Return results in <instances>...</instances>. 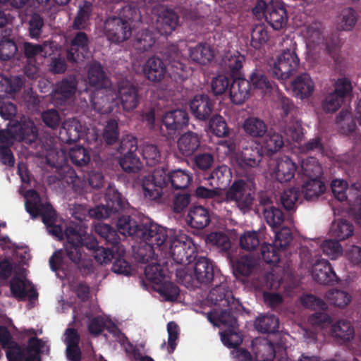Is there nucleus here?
Wrapping results in <instances>:
<instances>
[{
	"label": "nucleus",
	"mask_w": 361,
	"mask_h": 361,
	"mask_svg": "<svg viewBox=\"0 0 361 361\" xmlns=\"http://www.w3.org/2000/svg\"><path fill=\"white\" fill-rule=\"evenodd\" d=\"M291 88L293 94L302 99L310 97L313 94L315 85L310 75L302 73L293 80Z\"/></svg>",
	"instance_id": "obj_29"
},
{
	"label": "nucleus",
	"mask_w": 361,
	"mask_h": 361,
	"mask_svg": "<svg viewBox=\"0 0 361 361\" xmlns=\"http://www.w3.org/2000/svg\"><path fill=\"white\" fill-rule=\"evenodd\" d=\"M215 282H216L215 287L207 295V302L208 303L219 307H231V309H235L237 311L243 309L239 300L235 299L226 285L222 283L221 278Z\"/></svg>",
	"instance_id": "obj_13"
},
{
	"label": "nucleus",
	"mask_w": 361,
	"mask_h": 361,
	"mask_svg": "<svg viewBox=\"0 0 361 361\" xmlns=\"http://www.w3.org/2000/svg\"><path fill=\"white\" fill-rule=\"evenodd\" d=\"M64 235L67 243L71 245V248H104L99 245L95 236L88 234L81 226H66Z\"/></svg>",
	"instance_id": "obj_14"
},
{
	"label": "nucleus",
	"mask_w": 361,
	"mask_h": 361,
	"mask_svg": "<svg viewBox=\"0 0 361 361\" xmlns=\"http://www.w3.org/2000/svg\"><path fill=\"white\" fill-rule=\"evenodd\" d=\"M208 129L209 132L219 137H226L229 134V128L220 115L213 116L209 121Z\"/></svg>",
	"instance_id": "obj_55"
},
{
	"label": "nucleus",
	"mask_w": 361,
	"mask_h": 361,
	"mask_svg": "<svg viewBox=\"0 0 361 361\" xmlns=\"http://www.w3.org/2000/svg\"><path fill=\"white\" fill-rule=\"evenodd\" d=\"M302 32L305 39L307 53L312 54L314 49L324 42L322 25L317 22L312 23L306 25Z\"/></svg>",
	"instance_id": "obj_27"
},
{
	"label": "nucleus",
	"mask_w": 361,
	"mask_h": 361,
	"mask_svg": "<svg viewBox=\"0 0 361 361\" xmlns=\"http://www.w3.org/2000/svg\"><path fill=\"white\" fill-rule=\"evenodd\" d=\"M155 43V37L152 32L143 30L138 32L133 42V47L140 52H145L152 47Z\"/></svg>",
	"instance_id": "obj_42"
},
{
	"label": "nucleus",
	"mask_w": 361,
	"mask_h": 361,
	"mask_svg": "<svg viewBox=\"0 0 361 361\" xmlns=\"http://www.w3.org/2000/svg\"><path fill=\"white\" fill-rule=\"evenodd\" d=\"M262 212L265 221L272 228L279 227L284 221L282 211L273 205L262 208Z\"/></svg>",
	"instance_id": "obj_53"
},
{
	"label": "nucleus",
	"mask_w": 361,
	"mask_h": 361,
	"mask_svg": "<svg viewBox=\"0 0 361 361\" xmlns=\"http://www.w3.org/2000/svg\"><path fill=\"white\" fill-rule=\"evenodd\" d=\"M250 92V81L244 78L235 79L230 87V98L233 103L241 104L248 99Z\"/></svg>",
	"instance_id": "obj_31"
},
{
	"label": "nucleus",
	"mask_w": 361,
	"mask_h": 361,
	"mask_svg": "<svg viewBox=\"0 0 361 361\" xmlns=\"http://www.w3.org/2000/svg\"><path fill=\"white\" fill-rule=\"evenodd\" d=\"M119 135L118 121L114 118L108 120L102 133L103 139L106 145H111L116 143L118 140Z\"/></svg>",
	"instance_id": "obj_58"
},
{
	"label": "nucleus",
	"mask_w": 361,
	"mask_h": 361,
	"mask_svg": "<svg viewBox=\"0 0 361 361\" xmlns=\"http://www.w3.org/2000/svg\"><path fill=\"white\" fill-rule=\"evenodd\" d=\"M358 20L357 12L352 8H343L336 19V26L339 30H352Z\"/></svg>",
	"instance_id": "obj_34"
},
{
	"label": "nucleus",
	"mask_w": 361,
	"mask_h": 361,
	"mask_svg": "<svg viewBox=\"0 0 361 361\" xmlns=\"http://www.w3.org/2000/svg\"><path fill=\"white\" fill-rule=\"evenodd\" d=\"M353 121L350 112L348 110L340 112L336 118V123L341 133L345 135H349L353 133L357 128L355 121L361 126V98L357 102L353 114Z\"/></svg>",
	"instance_id": "obj_23"
},
{
	"label": "nucleus",
	"mask_w": 361,
	"mask_h": 361,
	"mask_svg": "<svg viewBox=\"0 0 361 361\" xmlns=\"http://www.w3.org/2000/svg\"><path fill=\"white\" fill-rule=\"evenodd\" d=\"M331 331L332 336L341 342L348 341L355 336V331L350 322L341 319L332 325Z\"/></svg>",
	"instance_id": "obj_40"
},
{
	"label": "nucleus",
	"mask_w": 361,
	"mask_h": 361,
	"mask_svg": "<svg viewBox=\"0 0 361 361\" xmlns=\"http://www.w3.org/2000/svg\"><path fill=\"white\" fill-rule=\"evenodd\" d=\"M301 173L311 178H319L323 173L322 167L314 157L303 159L300 164Z\"/></svg>",
	"instance_id": "obj_47"
},
{
	"label": "nucleus",
	"mask_w": 361,
	"mask_h": 361,
	"mask_svg": "<svg viewBox=\"0 0 361 361\" xmlns=\"http://www.w3.org/2000/svg\"><path fill=\"white\" fill-rule=\"evenodd\" d=\"M189 105L192 114L200 121L207 120L213 111V104L206 94L196 95Z\"/></svg>",
	"instance_id": "obj_26"
},
{
	"label": "nucleus",
	"mask_w": 361,
	"mask_h": 361,
	"mask_svg": "<svg viewBox=\"0 0 361 361\" xmlns=\"http://www.w3.org/2000/svg\"><path fill=\"white\" fill-rule=\"evenodd\" d=\"M178 16L172 9H164L157 17L156 27L161 35L168 36L178 25Z\"/></svg>",
	"instance_id": "obj_30"
},
{
	"label": "nucleus",
	"mask_w": 361,
	"mask_h": 361,
	"mask_svg": "<svg viewBox=\"0 0 361 361\" xmlns=\"http://www.w3.org/2000/svg\"><path fill=\"white\" fill-rule=\"evenodd\" d=\"M27 197L25 209L32 219L41 216L42 222L46 226L56 223V212L50 203H42L39 194L35 190H29L27 192Z\"/></svg>",
	"instance_id": "obj_9"
},
{
	"label": "nucleus",
	"mask_w": 361,
	"mask_h": 361,
	"mask_svg": "<svg viewBox=\"0 0 361 361\" xmlns=\"http://www.w3.org/2000/svg\"><path fill=\"white\" fill-rule=\"evenodd\" d=\"M207 246L229 248L231 247L230 238L226 233L221 231L212 232L205 237Z\"/></svg>",
	"instance_id": "obj_59"
},
{
	"label": "nucleus",
	"mask_w": 361,
	"mask_h": 361,
	"mask_svg": "<svg viewBox=\"0 0 361 361\" xmlns=\"http://www.w3.org/2000/svg\"><path fill=\"white\" fill-rule=\"evenodd\" d=\"M92 11V3L85 1L82 5L79 6L77 15L74 18L72 27L73 30L85 29L90 20V17Z\"/></svg>",
	"instance_id": "obj_48"
},
{
	"label": "nucleus",
	"mask_w": 361,
	"mask_h": 361,
	"mask_svg": "<svg viewBox=\"0 0 361 361\" xmlns=\"http://www.w3.org/2000/svg\"><path fill=\"white\" fill-rule=\"evenodd\" d=\"M155 286V290L161 295H163L166 300L173 301L177 299L179 293V288L175 286L173 283L168 281L166 279L160 283H157Z\"/></svg>",
	"instance_id": "obj_60"
},
{
	"label": "nucleus",
	"mask_w": 361,
	"mask_h": 361,
	"mask_svg": "<svg viewBox=\"0 0 361 361\" xmlns=\"http://www.w3.org/2000/svg\"><path fill=\"white\" fill-rule=\"evenodd\" d=\"M238 326L227 328L221 333V339L224 345L230 348H235L243 342V338L238 333Z\"/></svg>",
	"instance_id": "obj_57"
},
{
	"label": "nucleus",
	"mask_w": 361,
	"mask_h": 361,
	"mask_svg": "<svg viewBox=\"0 0 361 361\" xmlns=\"http://www.w3.org/2000/svg\"><path fill=\"white\" fill-rule=\"evenodd\" d=\"M117 17L121 18L122 21L130 25L140 23L142 18L140 11L135 4H128L122 6L119 9Z\"/></svg>",
	"instance_id": "obj_51"
},
{
	"label": "nucleus",
	"mask_w": 361,
	"mask_h": 361,
	"mask_svg": "<svg viewBox=\"0 0 361 361\" xmlns=\"http://www.w3.org/2000/svg\"><path fill=\"white\" fill-rule=\"evenodd\" d=\"M94 259L100 264L112 263L111 271L116 274L130 276L133 269L124 258L126 250H92Z\"/></svg>",
	"instance_id": "obj_10"
},
{
	"label": "nucleus",
	"mask_w": 361,
	"mask_h": 361,
	"mask_svg": "<svg viewBox=\"0 0 361 361\" xmlns=\"http://www.w3.org/2000/svg\"><path fill=\"white\" fill-rule=\"evenodd\" d=\"M135 25L127 24L116 16L108 18L104 23V31L107 39L114 43H120L130 38Z\"/></svg>",
	"instance_id": "obj_15"
},
{
	"label": "nucleus",
	"mask_w": 361,
	"mask_h": 361,
	"mask_svg": "<svg viewBox=\"0 0 361 361\" xmlns=\"http://www.w3.org/2000/svg\"><path fill=\"white\" fill-rule=\"evenodd\" d=\"M116 99L117 95L112 89L97 90L90 97L92 109L100 114H110L114 110Z\"/></svg>",
	"instance_id": "obj_19"
},
{
	"label": "nucleus",
	"mask_w": 361,
	"mask_h": 361,
	"mask_svg": "<svg viewBox=\"0 0 361 361\" xmlns=\"http://www.w3.org/2000/svg\"><path fill=\"white\" fill-rule=\"evenodd\" d=\"M254 326L262 334H274L278 331L279 319L274 314H264L255 319Z\"/></svg>",
	"instance_id": "obj_36"
},
{
	"label": "nucleus",
	"mask_w": 361,
	"mask_h": 361,
	"mask_svg": "<svg viewBox=\"0 0 361 361\" xmlns=\"http://www.w3.org/2000/svg\"><path fill=\"white\" fill-rule=\"evenodd\" d=\"M188 216L190 226L197 229L206 227L210 221L208 211L202 206H196L191 208Z\"/></svg>",
	"instance_id": "obj_39"
},
{
	"label": "nucleus",
	"mask_w": 361,
	"mask_h": 361,
	"mask_svg": "<svg viewBox=\"0 0 361 361\" xmlns=\"http://www.w3.org/2000/svg\"><path fill=\"white\" fill-rule=\"evenodd\" d=\"M180 169H176L166 174L164 168L156 169L153 173L143 180L142 188L145 197L152 200L159 199L164 190L170 186L172 190H177L174 195L173 210L180 213Z\"/></svg>",
	"instance_id": "obj_1"
},
{
	"label": "nucleus",
	"mask_w": 361,
	"mask_h": 361,
	"mask_svg": "<svg viewBox=\"0 0 361 361\" xmlns=\"http://www.w3.org/2000/svg\"><path fill=\"white\" fill-rule=\"evenodd\" d=\"M89 44L90 39L85 32H76L71 41L70 48L67 50V60L72 63L82 61L89 51Z\"/></svg>",
	"instance_id": "obj_21"
},
{
	"label": "nucleus",
	"mask_w": 361,
	"mask_h": 361,
	"mask_svg": "<svg viewBox=\"0 0 361 361\" xmlns=\"http://www.w3.org/2000/svg\"><path fill=\"white\" fill-rule=\"evenodd\" d=\"M326 190L324 183L320 178H311L302 185V192L306 200H310L323 194Z\"/></svg>",
	"instance_id": "obj_44"
},
{
	"label": "nucleus",
	"mask_w": 361,
	"mask_h": 361,
	"mask_svg": "<svg viewBox=\"0 0 361 361\" xmlns=\"http://www.w3.org/2000/svg\"><path fill=\"white\" fill-rule=\"evenodd\" d=\"M155 250H133V257L137 263L149 264L145 269V275L154 285L162 282L169 271L168 259L159 258Z\"/></svg>",
	"instance_id": "obj_4"
},
{
	"label": "nucleus",
	"mask_w": 361,
	"mask_h": 361,
	"mask_svg": "<svg viewBox=\"0 0 361 361\" xmlns=\"http://www.w3.org/2000/svg\"><path fill=\"white\" fill-rule=\"evenodd\" d=\"M13 130L20 141L32 142L37 139V131L32 121L16 123L13 125Z\"/></svg>",
	"instance_id": "obj_35"
},
{
	"label": "nucleus",
	"mask_w": 361,
	"mask_h": 361,
	"mask_svg": "<svg viewBox=\"0 0 361 361\" xmlns=\"http://www.w3.org/2000/svg\"><path fill=\"white\" fill-rule=\"evenodd\" d=\"M125 111L135 109L139 104L137 88L128 80H121L118 82L117 89L114 90Z\"/></svg>",
	"instance_id": "obj_18"
},
{
	"label": "nucleus",
	"mask_w": 361,
	"mask_h": 361,
	"mask_svg": "<svg viewBox=\"0 0 361 361\" xmlns=\"http://www.w3.org/2000/svg\"><path fill=\"white\" fill-rule=\"evenodd\" d=\"M257 264L258 259L256 257L250 255H243L237 260L234 271L238 275L248 276Z\"/></svg>",
	"instance_id": "obj_45"
},
{
	"label": "nucleus",
	"mask_w": 361,
	"mask_h": 361,
	"mask_svg": "<svg viewBox=\"0 0 361 361\" xmlns=\"http://www.w3.org/2000/svg\"><path fill=\"white\" fill-rule=\"evenodd\" d=\"M251 83L255 90H259L261 93L266 94L271 89V84L267 77L262 72L256 71L252 73L250 77Z\"/></svg>",
	"instance_id": "obj_61"
},
{
	"label": "nucleus",
	"mask_w": 361,
	"mask_h": 361,
	"mask_svg": "<svg viewBox=\"0 0 361 361\" xmlns=\"http://www.w3.org/2000/svg\"><path fill=\"white\" fill-rule=\"evenodd\" d=\"M221 278L220 271L209 259L195 257L194 262H188L182 268V285L194 289L199 285L209 286Z\"/></svg>",
	"instance_id": "obj_2"
},
{
	"label": "nucleus",
	"mask_w": 361,
	"mask_h": 361,
	"mask_svg": "<svg viewBox=\"0 0 361 361\" xmlns=\"http://www.w3.org/2000/svg\"><path fill=\"white\" fill-rule=\"evenodd\" d=\"M222 61L226 67L234 72L242 68L245 57L238 51H228L224 56Z\"/></svg>",
	"instance_id": "obj_64"
},
{
	"label": "nucleus",
	"mask_w": 361,
	"mask_h": 361,
	"mask_svg": "<svg viewBox=\"0 0 361 361\" xmlns=\"http://www.w3.org/2000/svg\"><path fill=\"white\" fill-rule=\"evenodd\" d=\"M297 171L295 163L288 157L283 156L276 159L271 169V176L281 183L290 181Z\"/></svg>",
	"instance_id": "obj_20"
},
{
	"label": "nucleus",
	"mask_w": 361,
	"mask_h": 361,
	"mask_svg": "<svg viewBox=\"0 0 361 361\" xmlns=\"http://www.w3.org/2000/svg\"><path fill=\"white\" fill-rule=\"evenodd\" d=\"M325 299L330 305L343 308L350 303L352 297L346 291L332 289L326 293Z\"/></svg>",
	"instance_id": "obj_49"
},
{
	"label": "nucleus",
	"mask_w": 361,
	"mask_h": 361,
	"mask_svg": "<svg viewBox=\"0 0 361 361\" xmlns=\"http://www.w3.org/2000/svg\"><path fill=\"white\" fill-rule=\"evenodd\" d=\"M0 334V344L6 350V357L8 361H30L32 358L26 350L13 340L8 328H2Z\"/></svg>",
	"instance_id": "obj_16"
},
{
	"label": "nucleus",
	"mask_w": 361,
	"mask_h": 361,
	"mask_svg": "<svg viewBox=\"0 0 361 361\" xmlns=\"http://www.w3.org/2000/svg\"><path fill=\"white\" fill-rule=\"evenodd\" d=\"M106 205L101 204L89 209L82 204H75L71 209L72 216L79 222L89 219L97 220L109 218L112 214L122 211L125 208L126 201L121 194L114 188H109L105 195Z\"/></svg>",
	"instance_id": "obj_3"
},
{
	"label": "nucleus",
	"mask_w": 361,
	"mask_h": 361,
	"mask_svg": "<svg viewBox=\"0 0 361 361\" xmlns=\"http://www.w3.org/2000/svg\"><path fill=\"white\" fill-rule=\"evenodd\" d=\"M18 52L16 42L9 38L4 37L0 41V59L7 61L12 59Z\"/></svg>",
	"instance_id": "obj_63"
},
{
	"label": "nucleus",
	"mask_w": 361,
	"mask_h": 361,
	"mask_svg": "<svg viewBox=\"0 0 361 361\" xmlns=\"http://www.w3.org/2000/svg\"><path fill=\"white\" fill-rule=\"evenodd\" d=\"M269 39L267 27L264 24L256 25L251 33V44L255 49H259Z\"/></svg>",
	"instance_id": "obj_56"
},
{
	"label": "nucleus",
	"mask_w": 361,
	"mask_h": 361,
	"mask_svg": "<svg viewBox=\"0 0 361 361\" xmlns=\"http://www.w3.org/2000/svg\"><path fill=\"white\" fill-rule=\"evenodd\" d=\"M190 56L195 62L207 64L214 58V51L208 44H198L190 50Z\"/></svg>",
	"instance_id": "obj_46"
},
{
	"label": "nucleus",
	"mask_w": 361,
	"mask_h": 361,
	"mask_svg": "<svg viewBox=\"0 0 361 361\" xmlns=\"http://www.w3.org/2000/svg\"><path fill=\"white\" fill-rule=\"evenodd\" d=\"M88 82L90 86L95 87L98 90L105 89L110 85V81L99 62H94L88 68Z\"/></svg>",
	"instance_id": "obj_32"
},
{
	"label": "nucleus",
	"mask_w": 361,
	"mask_h": 361,
	"mask_svg": "<svg viewBox=\"0 0 361 361\" xmlns=\"http://www.w3.org/2000/svg\"><path fill=\"white\" fill-rule=\"evenodd\" d=\"M200 145V137L196 133L189 131L182 135V155L191 156Z\"/></svg>",
	"instance_id": "obj_50"
},
{
	"label": "nucleus",
	"mask_w": 361,
	"mask_h": 361,
	"mask_svg": "<svg viewBox=\"0 0 361 361\" xmlns=\"http://www.w3.org/2000/svg\"><path fill=\"white\" fill-rule=\"evenodd\" d=\"M284 133L287 136V139L293 142L302 140L304 136L301 122L296 119H293L286 124Z\"/></svg>",
	"instance_id": "obj_62"
},
{
	"label": "nucleus",
	"mask_w": 361,
	"mask_h": 361,
	"mask_svg": "<svg viewBox=\"0 0 361 361\" xmlns=\"http://www.w3.org/2000/svg\"><path fill=\"white\" fill-rule=\"evenodd\" d=\"M242 127L245 133L252 137H262L267 132V126L264 121L255 116L246 118Z\"/></svg>",
	"instance_id": "obj_38"
},
{
	"label": "nucleus",
	"mask_w": 361,
	"mask_h": 361,
	"mask_svg": "<svg viewBox=\"0 0 361 361\" xmlns=\"http://www.w3.org/2000/svg\"><path fill=\"white\" fill-rule=\"evenodd\" d=\"M255 188L252 183L235 180L226 192V201L234 202L243 213L251 209L254 201Z\"/></svg>",
	"instance_id": "obj_8"
},
{
	"label": "nucleus",
	"mask_w": 361,
	"mask_h": 361,
	"mask_svg": "<svg viewBox=\"0 0 361 361\" xmlns=\"http://www.w3.org/2000/svg\"><path fill=\"white\" fill-rule=\"evenodd\" d=\"M119 164L125 172L130 173L139 172L142 166V162L136 152H133L131 154H123L120 158Z\"/></svg>",
	"instance_id": "obj_52"
},
{
	"label": "nucleus",
	"mask_w": 361,
	"mask_h": 361,
	"mask_svg": "<svg viewBox=\"0 0 361 361\" xmlns=\"http://www.w3.org/2000/svg\"><path fill=\"white\" fill-rule=\"evenodd\" d=\"M284 145V141L281 134L275 131H269L266 137L264 138L262 145H261L262 149H264L269 154L279 151Z\"/></svg>",
	"instance_id": "obj_43"
},
{
	"label": "nucleus",
	"mask_w": 361,
	"mask_h": 361,
	"mask_svg": "<svg viewBox=\"0 0 361 361\" xmlns=\"http://www.w3.org/2000/svg\"><path fill=\"white\" fill-rule=\"evenodd\" d=\"M83 135V127L80 122L73 118L65 121L59 131L61 142L71 144L78 141Z\"/></svg>",
	"instance_id": "obj_25"
},
{
	"label": "nucleus",
	"mask_w": 361,
	"mask_h": 361,
	"mask_svg": "<svg viewBox=\"0 0 361 361\" xmlns=\"http://www.w3.org/2000/svg\"><path fill=\"white\" fill-rule=\"evenodd\" d=\"M116 226L118 231L123 238L130 236L135 240L138 235V230H140L141 224H138L130 216H121L118 219Z\"/></svg>",
	"instance_id": "obj_37"
},
{
	"label": "nucleus",
	"mask_w": 361,
	"mask_h": 361,
	"mask_svg": "<svg viewBox=\"0 0 361 361\" xmlns=\"http://www.w3.org/2000/svg\"><path fill=\"white\" fill-rule=\"evenodd\" d=\"M354 228L351 223L344 219L334 221L331 226L329 233L335 240H326L320 245L322 248H339L338 240L348 238L353 234Z\"/></svg>",
	"instance_id": "obj_17"
},
{
	"label": "nucleus",
	"mask_w": 361,
	"mask_h": 361,
	"mask_svg": "<svg viewBox=\"0 0 361 361\" xmlns=\"http://www.w3.org/2000/svg\"><path fill=\"white\" fill-rule=\"evenodd\" d=\"M257 18H264L274 30H281L287 23L288 16L285 8L278 1L258 0L252 9Z\"/></svg>",
	"instance_id": "obj_7"
},
{
	"label": "nucleus",
	"mask_w": 361,
	"mask_h": 361,
	"mask_svg": "<svg viewBox=\"0 0 361 361\" xmlns=\"http://www.w3.org/2000/svg\"><path fill=\"white\" fill-rule=\"evenodd\" d=\"M78 81L75 75H69L58 82L54 92L64 99L72 97L77 88Z\"/></svg>",
	"instance_id": "obj_41"
},
{
	"label": "nucleus",
	"mask_w": 361,
	"mask_h": 361,
	"mask_svg": "<svg viewBox=\"0 0 361 361\" xmlns=\"http://www.w3.org/2000/svg\"><path fill=\"white\" fill-rule=\"evenodd\" d=\"M12 295L18 300H23L28 295L30 299L36 298L38 295L37 290L31 288L27 291L26 281L18 276H14L9 282Z\"/></svg>",
	"instance_id": "obj_33"
},
{
	"label": "nucleus",
	"mask_w": 361,
	"mask_h": 361,
	"mask_svg": "<svg viewBox=\"0 0 361 361\" xmlns=\"http://www.w3.org/2000/svg\"><path fill=\"white\" fill-rule=\"evenodd\" d=\"M137 233L135 241L145 243L149 248H154V246L160 247L168 238L166 228L151 221L142 224Z\"/></svg>",
	"instance_id": "obj_11"
},
{
	"label": "nucleus",
	"mask_w": 361,
	"mask_h": 361,
	"mask_svg": "<svg viewBox=\"0 0 361 361\" xmlns=\"http://www.w3.org/2000/svg\"><path fill=\"white\" fill-rule=\"evenodd\" d=\"M226 310H218L217 308L207 313L208 320L214 326H224L227 328H235L238 326L237 314L240 312V310H235L231 309V307H227Z\"/></svg>",
	"instance_id": "obj_22"
},
{
	"label": "nucleus",
	"mask_w": 361,
	"mask_h": 361,
	"mask_svg": "<svg viewBox=\"0 0 361 361\" xmlns=\"http://www.w3.org/2000/svg\"><path fill=\"white\" fill-rule=\"evenodd\" d=\"M268 64L274 77L286 80L298 71L300 59L294 48L287 49L270 57Z\"/></svg>",
	"instance_id": "obj_6"
},
{
	"label": "nucleus",
	"mask_w": 361,
	"mask_h": 361,
	"mask_svg": "<svg viewBox=\"0 0 361 361\" xmlns=\"http://www.w3.org/2000/svg\"><path fill=\"white\" fill-rule=\"evenodd\" d=\"M66 257L78 265L82 276H88L94 273V261L90 256L82 252V250H56L51 256L49 263L51 271L56 272L62 269Z\"/></svg>",
	"instance_id": "obj_5"
},
{
	"label": "nucleus",
	"mask_w": 361,
	"mask_h": 361,
	"mask_svg": "<svg viewBox=\"0 0 361 361\" xmlns=\"http://www.w3.org/2000/svg\"><path fill=\"white\" fill-rule=\"evenodd\" d=\"M263 156V151L259 142L251 140L247 142L242 150L234 154L233 161L239 167L247 169L259 165Z\"/></svg>",
	"instance_id": "obj_12"
},
{
	"label": "nucleus",
	"mask_w": 361,
	"mask_h": 361,
	"mask_svg": "<svg viewBox=\"0 0 361 361\" xmlns=\"http://www.w3.org/2000/svg\"><path fill=\"white\" fill-rule=\"evenodd\" d=\"M145 78L153 82H159L166 73V68L162 59L157 56L149 57L143 66Z\"/></svg>",
	"instance_id": "obj_28"
},
{
	"label": "nucleus",
	"mask_w": 361,
	"mask_h": 361,
	"mask_svg": "<svg viewBox=\"0 0 361 361\" xmlns=\"http://www.w3.org/2000/svg\"><path fill=\"white\" fill-rule=\"evenodd\" d=\"M312 276L317 283L322 285L333 284L337 281V276L327 259L317 261L312 266Z\"/></svg>",
	"instance_id": "obj_24"
},
{
	"label": "nucleus",
	"mask_w": 361,
	"mask_h": 361,
	"mask_svg": "<svg viewBox=\"0 0 361 361\" xmlns=\"http://www.w3.org/2000/svg\"><path fill=\"white\" fill-rule=\"evenodd\" d=\"M71 162L76 166H84L90 161L89 151L84 147L77 145L70 149L68 152Z\"/></svg>",
	"instance_id": "obj_54"
}]
</instances>
